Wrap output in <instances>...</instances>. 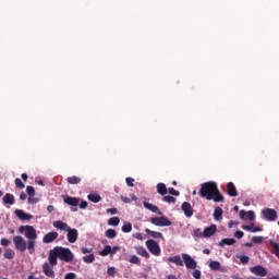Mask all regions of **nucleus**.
<instances>
[{"label": "nucleus", "instance_id": "1", "mask_svg": "<svg viewBox=\"0 0 279 279\" xmlns=\"http://www.w3.org/2000/svg\"><path fill=\"white\" fill-rule=\"evenodd\" d=\"M199 196L208 199H213L216 203L223 202V194L219 191L217 183L214 181H208L201 184Z\"/></svg>", "mask_w": 279, "mask_h": 279}, {"label": "nucleus", "instance_id": "2", "mask_svg": "<svg viewBox=\"0 0 279 279\" xmlns=\"http://www.w3.org/2000/svg\"><path fill=\"white\" fill-rule=\"evenodd\" d=\"M58 258L64 260V263H73V252L66 247L54 246L49 252V264L52 265V267H56V265H58Z\"/></svg>", "mask_w": 279, "mask_h": 279}, {"label": "nucleus", "instance_id": "3", "mask_svg": "<svg viewBox=\"0 0 279 279\" xmlns=\"http://www.w3.org/2000/svg\"><path fill=\"white\" fill-rule=\"evenodd\" d=\"M20 234H25L27 241V250L29 254H34L36 252V239H38V234L36 233V229L33 226H21L19 228Z\"/></svg>", "mask_w": 279, "mask_h": 279}, {"label": "nucleus", "instance_id": "4", "mask_svg": "<svg viewBox=\"0 0 279 279\" xmlns=\"http://www.w3.org/2000/svg\"><path fill=\"white\" fill-rule=\"evenodd\" d=\"M146 247L154 256H160V244L155 240H147Z\"/></svg>", "mask_w": 279, "mask_h": 279}, {"label": "nucleus", "instance_id": "5", "mask_svg": "<svg viewBox=\"0 0 279 279\" xmlns=\"http://www.w3.org/2000/svg\"><path fill=\"white\" fill-rule=\"evenodd\" d=\"M150 223L158 227H169L172 225L171 220L169 218L162 216V217H154L150 219Z\"/></svg>", "mask_w": 279, "mask_h": 279}, {"label": "nucleus", "instance_id": "6", "mask_svg": "<svg viewBox=\"0 0 279 279\" xmlns=\"http://www.w3.org/2000/svg\"><path fill=\"white\" fill-rule=\"evenodd\" d=\"M13 243L19 252H25V250H27V242L21 235H15L13 238Z\"/></svg>", "mask_w": 279, "mask_h": 279}, {"label": "nucleus", "instance_id": "7", "mask_svg": "<svg viewBox=\"0 0 279 279\" xmlns=\"http://www.w3.org/2000/svg\"><path fill=\"white\" fill-rule=\"evenodd\" d=\"M182 258L186 269H197V262L191 255L183 253Z\"/></svg>", "mask_w": 279, "mask_h": 279}, {"label": "nucleus", "instance_id": "8", "mask_svg": "<svg viewBox=\"0 0 279 279\" xmlns=\"http://www.w3.org/2000/svg\"><path fill=\"white\" fill-rule=\"evenodd\" d=\"M262 213L266 221H276L278 219V213L276 209L265 208Z\"/></svg>", "mask_w": 279, "mask_h": 279}, {"label": "nucleus", "instance_id": "9", "mask_svg": "<svg viewBox=\"0 0 279 279\" xmlns=\"http://www.w3.org/2000/svg\"><path fill=\"white\" fill-rule=\"evenodd\" d=\"M250 271L254 276H259L260 278H265V276H267V268L263 267L262 265L251 267Z\"/></svg>", "mask_w": 279, "mask_h": 279}, {"label": "nucleus", "instance_id": "10", "mask_svg": "<svg viewBox=\"0 0 279 279\" xmlns=\"http://www.w3.org/2000/svg\"><path fill=\"white\" fill-rule=\"evenodd\" d=\"M181 210L184 213L187 219H191V217H193L194 210H193V206H191V203L183 202L181 205Z\"/></svg>", "mask_w": 279, "mask_h": 279}, {"label": "nucleus", "instance_id": "11", "mask_svg": "<svg viewBox=\"0 0 279 279\" xmlns=\"http://www.w3.org/2000/svg\"><path fill=\"white\" fill-rule=\"evenodd\" d=\"M43 271L47 278H56V271H53V265H49V263H44Z\"/></svg>", "mask_w": 279, "mask_h": 279}, {"label": "nucleus", "instance_id": "12", "mask_svg": "<svg viewBox=\"0 0 279 279\" xmlns=\"http://www.w3.org/2000/svg\"><path fill=\"white\" fill-rule=\"evenodd\" d=\"M240 219H243L244 221H254L256 219V216L254 215V211L248 210H241L240 211Z\"/></svg>", "mask_w": 279, "mask_h": 279}, {"label": "nucleus", "instance_id": "13", "mask_svg": "<svg viewBox=\"0 0 279 279\" xmlns=\"http://www.w3.org/2000/svg\"><path fill=\"white\" fill-rule=\"evenodd\" d=\"M217 232V225H211L204 229L203 236L204 239H210Z\"/></svg>", "mask_w": 279, "mask_h": 279}, {"label": "nucleus", "instance_id": "14", "mask_svg": "<svg viewBox=\"0 0 279 279\" xmlns=\"http://www.w3.org/2000/svg\"><path fill=\"white\" fill-rule=\"evenodd\" d=\"M68 241L69 243H75L77 241V229H72L71 227L68 229Z\"/></svg>", "mask_w": 279, "mask_h": 279}, {"label": "nucleus", "instance_id": "15", "mask_svg": "<svg viewBox=\"0 0 279 279\" xmlns=\"http://www.w3.org/2000/svg\"><path fill=\"white\" fill-rule=\"evenodd\" d=\"M59 234L56 231L49 232L43 238V243H53L58 239Z\"/></svg>", "mask_w": 279, "mask_h": 279}, {"label": "nucleus", "instance_id": "16", "mask_svg": "<svg viewBox=\"0 0 279 279\" xmlns=\"http://www.w3.org/2000/svg\"><path fill=\"white\" fill-rule=\"evenodd\" d=\"M15 215L22 221H28L29 219H34V216L26 214L25 211H23V209H16Z\"/></svg>", "mask_w": 279, "mask_h": 279}, {"label": "nucleus", "instance_id": "17", "mask_svg": "<svg viewBox=\"0 0 279 279\" xmlns=\"http://www.w3.org/2000/svg\"><path fill=\"white\" fill-rule=\"evenodd\" d=\"M53 228L57 230H62L63 232H66L71 227L64 221L57 220L52 223Z\"/></svg>", "mask_w": 279, "mask_h": 279}, {"label": "nucleus", "instance_id": "18", "mask_svg": "<svg viewBox=\"0 0 279 279\" xmlns=\"http://www.w3.org/2000/svg\"><path fill=\"white\" fill-rule=\"evenodd\" d=\"M242 230H246V232H263V228L256 227L254 223L243 225Z\"/></svg>", "mask_w": 279, "mask_h": 279}, {"label": "nucleus", "instance_id": "19", "mask_svg": "<svg viewBox=\"0 0 279 279\" xmlns=\"http://www.w3.org/2000/svg\"><path fill=\"white\" fill-rule=\"evenodd\" d=\"M227 191L230 197H236V195H239V192L236 191V186L234 185L233 182H229L227 184Z\"/></svg>", "mask_w": 279, "mask_h": 279}, {"label": "nucleus", "instance_id": "20", "mask_svg": "<svg viewBox=\"0 0 279 279\" xmlns=\"http://www.w3.org/2000/svg\"><path fill=\"white\" fill-rule=\"evenodd\" d=\"M144 207L147 208V210H150V213H157V215L162 217V211H160V208H158V206H155L151 203L144 202Z\"/></svg>", "mask_w": 279, "mask_h": 279}, {"label": "nucleus", "instance_id": "21", "mask_svg": "<svg viewBox=\"0 0 279 279\" xmlns=\"http://www.w3.org/2000/svg\"><path fill=\"white\" fill-rule=\"evenodd\" d=\"M64 204H68V206H80V198L68 196L63 199Z\"/></svg>", "mask_w": 279, "mask_h": 279}, {"label": "nucleus", "instance_id": "22", "mask_svg": "<svg viewBox=\"0 0 279 279\" xmlns=\"http://www.w3.org/2000/svg\"><path fill=\"white\" fill-rule=\"evenodd\" d=\"M3 204H9L10 206H14L16 199L14 198V195L11 193H7L3 198Z\"/></svg>", "mask_w": 279, "mask_h": 279}, {"label": "nucleus", "instance_id": "23", "mask_svg": "<svg viewBox=\"0 0 279 279\" xmlns=\"http://www.w3.org/2000/svg\"><path fill=\"white\" fill-rule=\"evenodd\" d=\"M169 263H174L178 267H184V260H182V257L180 255H175L168 258Z\"/></svg>", "mask_w": 279, "mask_h": 279}, {"label": "nucleus", "instance_id": "24", "mask_svg": "<svg viewBox=\"0 0 279 279\" xmlns=\"http://www.w3.org/2000/svg\"><path fill=\"white\" fill-rule=\"evenodd\" d=\"M215 221H221L223 219V209L221 207H216L214 211Z\"/></svg>", "mask_w": 279, "mask_h": 279}, {"label": "nucleus", "instance_id": "25", "mask_svg": "<svg viewBox=\"0 0 279 279\" xmlns=\"http://www.w3.org/2000/svg\"><path fill=\"white\" fill-rule=\"evenodd\" d=\"M234 243H236V240L234 238H230V239H222L218 245L220 247H223V245H234Z\"/></svg>", "mask_w": 279, "mask_h": 279}, {"label": "nucleus", "instance_id": "26", "mask_svg": "<svg viewBox=\"0 0 279 279\" xmlns=\"http://www.w3.org/2000/svg\"><path fill=\"white\" fill-rule=\"evenodd\" d=\"M66 182L68 184H80V182H82V178L76 175L68 177Z\"/></svg>", "mask_w": 279, "mask_h": 279}, {"label": "nucleus", "instance_id": "27", "mask_svg": "<svg viewBox=\"0 0 279 279\" xmlns=\"http://www.w3.org/2000/svg\"><path fill=\"white\" fill-rule=\"evenodd\" d=\"M145 232H146V234H148L153 239H162V233H160L158 231H151L149 229H146Z\"/></svg>", "mask_w": 279, "mask_h": 279}, {"label": "nucleus", "instance_id": "28", "mask_svg": "<svg viewBox=\"0 0 279 279\" xmlns=\"http://www.w3.org/2000/svg\"><path fill=\"white\" fill-rule=\"evenodd\" d=\"M209 268L211 269V271H219V269H221V263H219L218 260H213L209 263Z\"/></svg>", "mask_w": 279, "mask_h": 279}, {"label": "nucleus", "instance_id": "29", "mask_svg": "<svg viewBox=\"0 0 279 279\" xmlns=\"http://www.w3.org/2000/svg\"><path fill=\"white\" fill-rule=\"evenodd\" d=\"M157 193H159V195H167V185H165V183L157 184Z\"/></svg>", "mask_w": 279, "mask_h": 279}, {"label": "nucleus", "instance_id": "30", "mask_svg": "<svg viewBox=\"0 0 279 279\" xmlns=\"http://www.w3.org/2000/svg\"><path fill=\"white\" fill-rule=\"evenodd\" d=\"M87 199H89V202H93L94 204H99L101 196L99 194H89L87 196Z\"/></svg>", "mask_w": 279, "mask_h": 279}, {"label": "nucleus", "instance_id": "31", "mask_svg": "<svg viewBox=\"0 0 279 279\" xmlns=\"http://www.w3.org/2000/svg\"><path fill=\"white\" fill-rule=\"evenodd\" d=\"M112 252V246L106 245L102 251L99 252V256H108Z\"/></svg>", "mask_w": 279, "mask_h": 279}, {"label": "nucleus", "instance_id": "32", "mask_svg": "<svg viewBox=\"0 0 279 279\" xmlns=\"http://www.w3.org/2000/svg\"><path fill=\"white\" fill-rule=\"evenodd\" d=\"M105 235L107 236V239H117V231L114 229H108L105 232Z\"/></svg>", "mask_w": 279, "mask_h": 279}, {"label": "nucleus", "instance_id": "33", "mask_svg": "<svg viewBox=\"0 0 279 279\" xmlns=\"http://www.w3.org/2000/svg\"><path fill=\"white\" fill-rule=\"evenodd\" d=\"M270 247H272L275 256H277V258H279V245H278V243L274 242V241H270Z\"/></svg>", "mask_w": 279, "mask_h": 279}, {"label": "nucleus", "instance_id": "34", "mask_svg": "<svg viewBox=\"0 0 279 279\" xmlns=\"http://www.w3.org/2000/svg\"><path fill=\"white\" fill-rule=\"evenodd\" d=\"M121 219L119 217H112L108 220V226H119Z\"/></svg>", "mask_w": 279, "mask_h": 279}, {"label": "nucleus", "instance_id": "35", "mask_svg": "<svg viewBox=\"0 0 279 279\" xmlns=\"http://www.w3.org/2000/svg\"><path fill=\"white\" fill-rule=\"evenodd\" d=\"M15 253L14 251L7 248L4 252V258H8V260H12V258H14Z\"/></svg>", "mask_w": 279, "mask_h": 279}, {"label": "nucleus", "instance_id": "36", "mask_svg": "<svg viewBox=\"0 0 279 279\" xmlns=\"http://www.w3.org/2000/svg\"><path fill=\"white\" fill-rule=\"evenodd\" d=\"M236 258H239L242 265H247L250 263V257L247 255H236Z\"/></svg>", "mask_w": 279, "mask_h": 279}, {"label": "nucleus", "instance_id": "37", "mask_svg": "<svg viewBox=\"0 0 279 279\" xmlns=\"http://www.w3.org/2000/svg\"><path fill=\"white\" fill-rule=\"evenodd\" d=\"M84 263H95V254H89L83 257Z\"/></svg>", "mask_w": 279, "mask_h": 279}, {"label": "nucleus", "instance_id": "38", "mask_svg": "<svg viewBox=\"0 0 279 279\" xmlns=\"http://www.w3.org/2000/svg\"><path fill=\"white\" fill-rule=\"evenodd\" d=\"M137 254H140V256H143L144 258H149V253L144 247H140L137 250Z\"/></svg>", "mask_w": 279, "mask_h": 279}, {"label": "nucleus", "instance_id": "39", "mask_svg": "<svg viewBox=\"0 0 279 279\" xmlns=\"http://www.w3.org/2000/svg\"><path fill=\"white\" fill-rule=\"evenodd\" d=\"M129 263H131V265H141V258H138L136 255H133L129 259Z\"/></svg>", "mask_w": 279, "mask_h": 279}, {"label": "nucleus", "instance_id": "40", "mask_svg": "<svg viewBox=\"0 0 279 279\" xmlns=\"http://www.w3.org/2000/svg\"><path fill=\"white\" fill-rule=\"evenodd\" d=\"M121 199L124 204H130V202H136L138 198L135 195H132V199L128 196H121Z\"/></svg>", "mask_w": 279, "mask_h": 279}, {"label": "nucleus", "instance_id": "41", "mask_svg": "<svg viewBox=\"0 0 279 279\" xmlns=\"http://www.w3.org/2000/svg\"><path fill=\"white\" fill-rule=\"evenodd\" d=\"M26 193H27V195H29V197H34V195H36V190L34 189V186L28 185L26 187Z\"/></svg>", "mask_w": 279, "mask_h": 279}, {"label": "nucleus", "instance_id": "42", "mask_svg": "<svg viewBox=\"0 0 279 279\" xmlns=\"http://www.w3.org/2000/svg\"><path fill=\"white\" fill-rule=\"evenodd\" d=\"M132 230V223L128 222L122 226V232H130Z\"/></svg>", "mask_w": 279, "mask_h": 279}, {"label": "nucleus", "instance_id": "43", "mask_svg": "<svg viewBox=\"0 0 279 279\" xmlns=\"http://www.w3.org/2000/svg\"><path fill=\"white\" fill-rule=\"evenodd\" d=\"M194 236H196V239H204V232H202V229H195Z\"/></svg>", "mask_w": 279, "mask_h": 279}, {"label": "nucleus", "instance_id": "44", "mask_svg": "<svg viewBox=\"0 0 279 279\" xmlns=\"http://www.w3.org/2000/svg\"><path fill=\"white\" fill-rule=\"evenodd\" d=\"M252 243H256V244L263 243V236H260V235H254V236L252 238Z\"/></svg>", "mask_w": 279, "mask_h": 279}, {"label": "nucleus", "instance_id": "45", "mask_svg": "<svg viewBox=\"0 0 279 279\" xmlns=\"http://www.w3.org/2000/svg\"><path fill=\"white\" fill-rule=\"evenodd\" d=\"M163 201L167 202V204H175L177 199L173 196H165Z\"/></svg>", "mask_w": 279, "mask_h": 279}, {"label": "nucleus", "instance_id": "46", "mask_svg": "<svg viewBox=\"0 0 279 279\" xmlns=\"http://www.w3.org/2000/svg\"><path fill=\"white\" fill-rule=\"evenodd\" d=\"M108 276L114 277L117 276V268L114 267H109L107 270Z\"/></svg>", "mask_w": 279, "mask_h": 279}, {"label": "nucleus", "instance_id": "47", "mask_svg": "<svg viewBox=\"0 0 279 279\" xmlns=\"http://www.w3.org/2000/svg\"><path fill=\"white\" fill-rule=\"evenodd\" d=\"M193 278L195 279H201L202 278V271L194 269V271L192 272Z\"/></svg>", "mask_w": 279, "mask_h": 279}, {"label": "nucleus", "instance_id": "48", "mask_svg": "<svg viewBox=\"0 0 279 279\" xmlns=\"http://www.w3.org/2000/svg\"><path fill=\"white\" fill-rule=\"evenodd\" d=\"M15 186L17 189H24L25 184L23 183V181H21V179H15Z\"/></svg>", "mask_w": 279, "mask_h": 279}, {"label": "nucleus", "instance_id": "49", "mask_svg": "<svg viewBox=\"0 0 279 279\" xmlns=\"http://www.w3.org/2000/svg\"><path fill=\"white\" fill-rule=\"evenodd\" d=\"M168 192L170 193V195H174V197H178L180 195V192L173 187L168 189Z\"/></svg>", "mask_w": 279, "mask_h": 279}, {"label": "nucleus", "instance_id": "50", "mask_svg": "<svg viewBox=\"0 0 279 279\" xmlns=\"http://www.w3.org/2000/svg\"><path fill=\"white\" fill-rule=\"evenodd\" d=\"M78 206L82 210L88 208V202L86 201H82L81 203H78Z\"/></svg>", "mask_w": 279, "mask_h": 279}, {"label": "nucleus", "instance_id": "51", "mask_svg": "<svg viewBox=\"0 0 279 279\" xmlns=\"http://www.w3.org/2000/svg\"><path fill=\"white\" fill-rule=\"evenodd\" d=\"M75 278H77V275H75V272H68L64 276V279H75Z\"/></svg>", "mask_w": 279, "mask_h": 279}, {"label": "nucleus", "instance_id": "52", "mask_svg": "<svg viewBox=\"0 0 279 279\" xmlns=\"http://www.w3.org/2000/svg\"><path fill=\"white\" fill-rule=\"evenodd\" d=\"M10 240L8 239H1L0 241V245H2L3 247H8V245H10Z\"/></svg>", "mask_w": 279, "mask_h": 279}, {"label": "nucleus", "instance_id": "53", "mask_svg": "<svg viewBox=\"0 0 279 279\" xmlns=\"http://www.w3.org/2000/svg\"><path fill=\"white\" fill-rule=\"evenodd\" d=\"M244 235H245V233H243V231H241V230L235 231V233H234L235 239H243Z\"/></svg>", "mask_w": 279, "mask_h": 279}, {"label": "nucleus", "instance_id": "54", "mask_svg": "<svg viewBox=\"0 0 279 279\" xmlns=\"http://www.w3.org/2000/svg\"><path fill=\"white\" fill-rule=\"evenodd\" d=\"M107 213H108L109 215H117V213H119V209H117L116 207H113V208H108V209H107Z\"/></svg>", "mask_w": 279, "mask_h": 279}, {"label": "nucleus", "instance_id": "55", "mask_svg": "<svg viewBox=\"0 0 279 279\" xmlns=\"http://www.w3.org/2000/svg\"><path fill=\"white\" fill-rule=\"evenodd\" d=\"M121 251V246H113L111 247V256H114V254H117V252Z\"/></svg>", "mask_w": 279, "mask_h": 279}, {"label": "nucleus", "instance_id": "56", "mask_svg": "<svg viewBox=\"0 0 279 279\" xmlns=\"http://www.w3.org/2000/svg\"><path fill=\"white\" fill-rule=\"evenodd\" d=\"M81 251H82V254H90L93 252V248H88L86 246H83L81 248Z\"/></svg>", "mask_w": 279, "mask_h": 279}, {"label": "nucleus", "instance_id": "57", "mask_svg": "<svg viewBox=\"0 0 279 279\" xmlns=\"http://www.w3.org/2000/svg\"><path fill=\"white\" fill-rule=\"evenodd\" d=\"M126 184H128V186H134V179L133 178H126Z\"/></svg>", "mask_w": 279, "mask_h": 279}, {"label": "nucleus", "instance_id": "58", "mask_svg": "<svg viewBox=\"0 0 279 279\" xmlns=\"http://www.w3.org/2000/svg\"><path fill=\"white\" fill-rule=\"evenodd\" d=\"M38 199L34 198V196L28 197V204H36Z\"/></svg>", "mask_w": 279, "mask_h": 279}, {"label": "nucleus", "instance_id": "59", "mask_svg": "<svg viewBox=\"0 0 279 279\" xmlns=\"http://www.w3.org/2000/svg\"><path fill=\"white\" fill-rule=\"evenodd\" d=\"M20 199H22V202H25V199H27V194H25V192H22L20 194Z\"/></svg>", "mask_w": 279, "mask_h": 279}, {"label": "nucleus", "instance_id": "60", "mask_svg": "<svg viewBox=\"0 0 279 279\" xmlns=\"http://www.w3.org/2000/svg\"><path fill=\"white\" fill-rule=\"evenodd\" d=\"M47 210H48V213H53V210H56V207H53L52 205H49L47 207Z\"/></svg>", "mask_w": 279, "mask_h": 279}, {"label": "nucleus", "instance_id": "61", "mask_svg": "<svg viewBox=\"0 0 279 279\" xmlns=\"http://www.w3.org/2000/svg\"><path fill=\"white\" fill-rule=\"evenodd\" d=\"M22 180H23L24 182H27V173H22Z\"/></svg>", "mask_w": 279, "mask_h": 279}, {"label": "nucleus", "instance_id": "62", "mask_svg": "<svg viewBox=\"0 0 279 279\" xmlns=\"http://www.w3.org/2000/svg\"><path fill=\"white\" fill-rule=\"evenodd\" d=\"M244 245L245 247H252L254 244L252 242H246Z\"/></svg>", "mask_w": 279, "mask_h": 279}, {"label": "nucleus", "instance_id": "63", "mask_svg": "<svg viewBox=\"0 0 279 279\" xmlns=\"http://www.w3.org/2000/svg\"><path fill=\"white\" fill-rule=\"evenodd\" d=\"M167 279H178V277H175L174 275H169Z\"/></svg>", "mask_w": 279, "mask_h": 279}, {"label": "nucleus", "instance_id": "64", "mask_svg": "<svg viewBox=\"0 0 279 279\" xmlns=\"http://www.w3.org/2000/svg\"><path fill=\"white\" fill-rule=\"evenodd\" d=\"M268 279H279V276H271Z\"/></svg>", "mask_w": 279, "mask_h": 279}]
</instances>
